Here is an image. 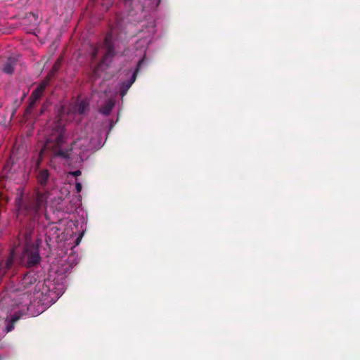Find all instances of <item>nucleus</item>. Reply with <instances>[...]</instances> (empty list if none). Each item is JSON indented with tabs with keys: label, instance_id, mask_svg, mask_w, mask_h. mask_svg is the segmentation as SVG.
<instances>
[{
	"label": "nucleus",
	"instance_id": "nucleus-19",
	"mask_svg": "<svg viewBox=\"0 0 360 360\" xmlns=\"http://www.w3.org/2000/svg\"><path fill=\"white\" fill-rule=\"evenodd\" d=\"M70 174L72 176H79L81 174V172L79 170H77L75 172H70Z\"/></svg>",
	"mask_w": 360,
	"mask_h": 360
},
{
	"label": "nucleus",
	"instance_id": "nucleus-1",
	"mask_svg": "<svg viewBox=\"0 0 360 360\" xmlns=\"http://www.w3.org/2000/svg\"><path fill=\"white\" fill-rule=\"evenodd\" d=\"M46 139L40 151L41 157L46 151L52 153V160L59 159L64 163H69V160L81 162L85 158L84 153L89 150L101 148V143H95L93 140L80 134H74L70 138L64 129V124L61 118L56 121L49 122L46 129Z\"/></svg>",
	"mask_w": 360,
	"mask_h": 360
},
{
	"label": "nucleus",
	"instance_id": "nucleus-11",
	"mask_svg": "<svg viewBox=\"0 0 360 360\" xmlns=\"http://www.w3.org/2000/svg\"><path fill=\"white\" fill-rule=\"evenodd\" d=\"M49 179V172L46 169L41 170L37 176V179L39 183L44 186L46 184L47 180Z\"/></svg>",
	"mask_w": 360,
	"mask_h": 360
},
{
	"label": "nucleus",
	"instance_id": "nucleus-20",
	"mask_svg": "<svg viewBox=\"0 0 360 360\" xmlns=\"http://www.w3.org/2000/svg\"><path fill=\"white\" fill-rule=\"evenodd\" d=\"M41 312H38L37 315L40 314ZM33 316H36V314H32Z\"/></svg>",
	"mask_w": 360,
	"mask_h": 360
},
{
	"label": "nucleus",
	"instance_id": "nucleus-9",
	"mask_svg": "<svg viewBox=\"0 0 360 360\" xmlns=\"http://www.w3.org/2000/svg\"><path fill=\"white\" fill-rule=\"evenodd\" d=\"M87 106L88 104L85 101H77L75 105L71 108L70 111L72 112V113L77 112L81 115L86 111Z\"/></svg>",
	"mask_w": 360,
	"mask_h": 360
},
{
	"label": "nucleus",
	"instance_id": "nucleus-5",
	"mask_svg": "<svg viewBox=\"0 0 360 360\" xmlns=\"http://www.w3.org/2000/svg\"><path fill=\"white\" fill-rule=\"evenodd\" d=\"M48 196L46 193H38L32 201H27L20 204L18 202V214L27 215L37 212L47 202Z\"/></svg>",
	"mask_w": 360,
	"mask_h": 360
},
{
	"label": "nucleus",
	"instance_id": "nucleus-6",
	"mask_svg": "<svg viewBox=\"0 0 360 360\" xmlns=\"http://www.w3.org/2000/svg\"><path fill=\"white\" fill-rule=\"evenodd\" d=\"M105 53L103 58L102 62L98 65V66L94 70V75L97 77H101V74L100 71L103 68L104 66L108 65V60L112 57L114 54V48L112 44V37L111 36H107L105 39Z\"/></svg>",
	"mask_w": 360,
	"mask_h": 360
},
{
	"label": "nucleus",
	"instance_id": "nucleus-8",
	"mask_svg": "<svg viewBox=\"0 0 360 360\" xmlns=\"http://www.w3.org/2000/svg\"><path fill=\"white\" fill-rule=\"evenodd\" d=\"M20 316L21 313L19 311H18L14 312L13 315H12L10 319H8V317H7L6 320V331L4 332V333H7L13 329V323L15 321H17L20 318Z\"/></svg>",
	"mask_w": 360,
	"mask_h": 360
},
{
	"label": "nucleus",
	"instance_id": "nucleus-15",
	"mask_svg": "<svg viewBox=\"0 0 360 360\" xmlns=\"http://www.w3.org/2000/svg\"><path fill=\"white\" fill-rule=\"evenodd\" d=\"M150 3L148 4L147 6L150 9H155L159 5L160 0H149Z\"/></svg>",
	"mask_w": 360,
	"mask_h": 360
},
{
	"label": "nucleus",
	"instance_id": "nucleus-16",
	"mask_svg": "<svg viewBox=\"0 0 360 360\" xmlns=\"http://www.w3.org/2000/svg\"><path fill=\"white\" fill-rule=\"evenodd\" d=\"M57 286H58V287H55V286H54V287H53L52 288H55V289L53 290V292H54V293H57V296L58 297L59 295H61L63 294V291H62V292H56V290H57L58 289L63 290V288H60V284H57Z\"/></svg>",
	"mask_w": 360,
	"mask_h": 360
},
{
	"label": "nucleus",
	"instance_id": "nucleus-21",
	"mask_svg": "<svg viewBox=\"0 0 360 360\" xmlns=\"http://www.w3.org/2000/svg\"><path fill=\"white\" fill-rule=\"evenodd\" d=\"M96 55H97V53H94V56H96Z\"/></svg>",
	"mask_w": 360,
	"mask_h": 360
},
{
	"label": "nucleus",
	"instance_id": "nucleus-13",
	"mask_svg": "<svg viewBox=\"0 0 360 360\" xmlns=\"http://www.w3.org/2000/svg\"><path fill=\"white\" fill-rule=\"evenodd\" d=\"M51 281L49 279L47 281H46L42 285H45V287L46 288V289H44V288H43L41 294V295H48L49 296L51 295V294L53 292V290L55 289L54 288H51ZM41 285V284H40L39 283H37V286H40Z\"/></svg>",
	"mask_w": 360,
	"mask_h": 360
},
{
	"label": "nucleus",
	"instance_id": "nucleus-2",
	"mask_svg": "<svg viewBox=\"0 0 360 360\" xmlns=\"http://www.w3.org/2000/svg\"><path fill=\"white\" fill-rule=\"evenodd\" d=\"M15 259H18L20 263H25L30 266L37 264L40 259L38 246L26 238L23 244L20 243L11 250L10 257L5 264L3 259L0 258V278L5 274L6 269L9 268Z\"/></svg>",
	"mask_w": 360,
	"mask_h": 360
},
{
	"label": "nucleus",
	"instance_id": "nucleus-10",
	"mask_svg": "<svg viewBox=\"0 0 360 360\" xmlns=\"http://www.w3.org/2000/svg\"><path fill=\"white\" fill-rule=\"evenodd\" d=\"M36 280L34 278L33 275L32 274H25L23 278L21 281L22 285H23L25 289H27V292H30V290L29 288H30V285L34 284L35 283Z\"/></svg>",
	"mask_w": 360,
	"mask_h": 360
},
{
	"label": "nucleus",
	"instance_id": "nucleus-7",
	"mask_svg": "<svg viewBox=\"0 0 360 360\" xmlns=\"http://www.w3.org/2000/svg\"><path fill=\"white\" fill-rule=\"evenodd\" d=\"M47 81H44L39 85H38L36 89L33 91L30 97V105H33L40 98L43 91L45 89L47 85Z\"/></svg>",
	"mask_w": 360,
	"mask_h": 360
},
{
	"label": "nucleus",
	"instance_id": "nucleus-18",
	"mask_svg": "<svg viewBox=\"0 0 360 360\" xmlns=\"http://www.w3.org/2000/svg\"><path fill=\"white\" fill-rule=\"evenodd\" d=\"M75 188L77 193L82 191V184L79 182H77L75 184Z\"/></svg>",
	"mask_w": 360,
	"mask_h": 360
},
{
	"label": "nucleus",
	"instance_id": "nucleus-3",
	"mask_svg": "<svg viewBox=\"0 0 360 360\" xmlns=\"http://www.w3.org/2000/svg\"><path fill=\"white\" fill-rule=\"evenodd\" d=\"M141 27L142 29L139 32L137 37L138 40L136 42V56L143 58L148 44L153 39V34H155V22L152 19H148L146 21H141ZM143 58L139 60L137 64L136 70L132 73L130 79L122 85L120 88V95L124 96L127 90L130 88L132 84L134 82L136 77V73L143 63Z\"/></svg>",
	"mask_w": 360,
	"mask_h": 360
},
{
	"label": "nucleus",
	"instance_id": "nucleus-17",
	"mask_svg": "<svg viewBox=\"0 0 360 360\" xmlns=\"http://www.w3.org/2000/svg\"><path fill=\"white\" fill-rule=\"evenodd\" d=\"M82 236L83 233H80L79 236L77 237V238L75 239V244L74 246L78 245L80 243Z\"/></svg>",
	"mask_w": 360,
	"mask_h": 360
},
{
	"label": "nucleus",
	"instance_id": "nucleus-4",
	"mask_svg": "<svg viewBox=\"0 0 360 360\" xmlns=\"http://www.w3.org/2000/svg\"><path fill=\"white\" fill-rule=\"evenodd\" d=\"M75 224L72 221H60L53 225L46 233L49 240H55L57 243L65 242L75 236Z\"/></svg>",
	"mask_w": 360,
	"mask_h": 360
},
{
	"label": "nucleus",
	"instance_id": "nucleus-12",
	"mask_svg": "<svg viewBox=\"0 0 360 360\" xmlns=\"http://www.w3.org/2000/svg\"><path fill=\"white\" fill-rule=\"evenodd\" d=\"M114 105V101L109 99L105 103V105L101 108V112L103 115H108Z\"/></svg>",
	"mask_w": 360,
	"mask_h": 360
},
{
	"label": "nucleus",
	"instance_id": "nucleus-14",
	"mask_svg": "<svg viewBox=\"0 0 360 360\" xmlns=\"http://www.w3.org/2000/svg\"><path fill=\"white\" fill-rule=\"evenodd\" d=\"M15 64V60L13 58H9L4 67V72L10 74L13 70V66Z\"/></svg>",
	"mask_w": 360,
	"mask_h": 360
},
{
	"label": "nucleus",
	"instance_id": "nucleus-22",
	"mask_svg": "<svg viewBox=\"0 0 360 360\" xmlns=\"http://www.w3.org/2000/svg\"><path fill=\"white\" fill-rule=\"evenodd\" d=\"M125 1H126V2H127V1H129L130 0H125Z\"/></svg>",
	"mask_w": 360,
	"mask_h": 360
}]
</instances>
